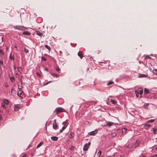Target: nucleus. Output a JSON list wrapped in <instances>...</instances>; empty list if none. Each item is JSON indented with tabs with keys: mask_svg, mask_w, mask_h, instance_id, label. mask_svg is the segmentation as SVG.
<instances>
[{
	"mask_svg": "<svg viewBox=\"0 0 157 157\" xmlns=\"http://www.w3.org/2000/svg\"><path fill=\"white\" fill-rule=\"evenodd\" d=\"M13 27L15 29L21 30H23L24 29H27V28L21 25L13 26Z\"/></svg>",
	"mask_w": 157,
	"mask_h": 157,
	"instance_id": "1",
	"label": "nucleus"
},
{
	"mask_svg": "<svg viewBox=\"0 0 157 157\" xmlns=\"http://www.w3.org/2000/svg\"><path fill=\"white\" fill-rule=\"evenodd\" d=\"M65 111V110L59 107L56 108L55 110L56 114H58L62 112H64Z\"/></svg>",
	"mask_w": 157,
	"mask_h": 157,
	"instance_id": "2",
	"label": "nucleus"
},
{
	"mask_svg": "<svg viewBox=\"0 0 157 157\" xmlns=\"http://www.w3.org/2000/svg\"><path fill=\"white\" fill-rule=\"evenodd\" d=\"M91 144L89 142L88 144H86L84 146L83 149L84 151H87L89 148Z\"/></svg>",
	"mask_w": 157,
	"mask_h": 157,
	"instance_id": "3",
	"label": "nucleus"
},
{
	"mask_svg": "<svg viewBox=\"0 0 157 157\" xmlns=\"http://www.w3.org/2000/svg\"><path fill=\"white\" fill-rule=\"evenodd\" d=\"M58 126L57 125L56 122V119H55L54 121V122L53 125V129L56 130L58 129Z\"/></svg>",
	"mask_w": 157,
	"mask_h": 157,
	"instance_id": "4",
	"label": "nucleus"
},
{
	"mask_svg": "<svg viewBox=\"0 0 157 157\" xmlns=\"http://www.w3.org/2000/svg\"><path fill=\"white\" fill-rule=\"evenodd\" d=\"M114 124V123L112 122H107L106 123V124L104 126H108L109 127H110L111 126H112L113 124Z\"/></svg>",
	"mask_w": 157,
	"mask_h": 157,
	"instance_id": "5",
	"label": "nucleus"
},
{
	"mask_svg": "<svg viewBox=\"0 0 157 157\" xmlns=\"http://www.w3.org/2000/svg\"><path fill=\"white\" fill-rule=\"evenodd\" d=\"M97 132V130H94V131H92L91 132H90L89 133V134L91 136H94L95 135Z\"/></svg>",
	"mask_w": 157,
	"mask_h": 157,
	"instance_id": "6",
	"label": "nucleus"
},
{
	"mask_svg": "<svg viewBox=\"0 0 157 157\" xmlns=\"http://www.w3.org/2000/svg\"><path fill=\"white\" fill-rule=\"evenodd\" d=\"M78 56L82 59L83 57L82 52L81 51H79L78 53Z\"/></svg>",
	"mask_w": 157,
	"mask_h": 157,
	"instance_id": "7",
	"label": "nucleus"
},
{
	"mask_svg": "<svg viewBox=\"0 0 157 157\" xmlns=\"http://www.w3.org/2000/svg\"><path fill=\"white\" fill-rule=\"evenodd\" d=\"M20 108V105H17L14 106V110L15 111H17Z\"/></svg>",
	"mask_w": 157,
	"mask_h": 157,
	"instance_id": "8",
	"label": "nucleus"
},
{
	"mask_svg": "<svg viewBox=\"0 0 157 157\" xmlns=\"http://www.w3.org/2000/svg\"><path fill=\"white\" fill-rule=\"evenodd\" d=\"M23 91H22L21 90H19L17 93V95L19 97H21V94L23 93Z\"/></svg>",
	"mask_w": 157,
	"mask_h": 157,
	"instance_id": "9",
	"label": "nucleus"
},
{
	"mask_svg": "<svg viewBox=\"0 0 157 157\" xmlns=\"http://www.w3.org/2000/svg\"><path fill=\"white\" fill-rule=\"evenodd\" d=\"M51 139L53 141H57L58 139V138L56 136H52L51 137Z\"/></svg>",
	"mask_w": 157,
	"mask_h": 157,
	"instance_id": "10",
	"label": "nucleus"
},
{
	"mask_svg": "<svg viewBox=\"0 0 157 157\" xmlns=\"http://www.w3.org/2000/svg\"><path fill=\"white\" fill-rule=\"evenodd\" d=\"M154 133L155 134H157V127H155L153 128Z\"/></svg>",
	"mask_w": 157,
	"mask_h": 157,
	"instance_id": "11",
	"label": "nucleus"
},
{
	"mask_svg": "<svg viewBox=\"0 0 157 157\" xmlns=\"http://www.w3.org/2000/svg\"><path fill=\"white\" fill-rule=\"evenodd\" d=\"M144 93L145 94H147L150 93V91L148 89L146 88H145L144 89Z\"/></svg>",
	"mask_w": 157,
	"mask_h": 157,
	"instance_id": "12",
	"label": "nucleus"
},
{
	"mask_svg": "<svg viewBox=\"0 0 157 157\" xmlns=\"http://www.w3.org/2000/svg\"><path fill=\"white\" fill-rule=\"evenodd\" d=\"M22 34L23 35H27V36H29V35H30V33L29 32H28V31H25V32H24Z\"/></svg>",
	"mask_w": 157,
	"mask_h": 157,
	"instance_id": "13",
	"label": "nucleus"
},
{
	"mask_svg": "<svg viewBox=\"0 0 157 157\" xmlns=\"http://www.w3.org/2000/svg\"><path fill=\"white\" fill-rule=\"evenodd\" d=\"M150 124H148L147 123H146L145 124V128L146 129H147L150 126Z\"/></svg>",
	"mask_w": 157,
	"mask_h": 157,
	"instance_id": "14",
	"label": "nucleus"
},
{
	"mask_svg": "<svg viewBox=\"0 0 157 157\" xmlns=\"http://www.w3.org/2000/svg\"><path fill=\"white\" fill-rule=\"evenodd\" d=\"M74 134L73 132H71L69 138L70 139H72L74 136Z\"/></svg>",
	"mask_w": 157,
	"mask_h": 157,
	"instance_id": "15",
	"label": "nucleus"
},
{
	"mask_svg": "<svg viewBox=\"0 0 157 157\" xmlns=\"http://www.w3.org/2000/svg\"><path fill=\"white\" fill-rule=\"evenodd\" d=\"M17 70H18V71H19L20 73H22V69L21 67H17Z\"/></svg>",
	"mask_w": 157,
	"mask_h": 157,
	"instance_id": "16",
	"label": "nucleus"
},
{
	"mask_svg": "<svg viewBox=\"0 0 157 157\" xmlns=\"http://www.w3.org/2000/svg\"><path fill=\"white\" fill-rule=\"evenodd\" d=\"M3 103L5 104H8L9 103V101L8 100L4 99L3 100Z\"/></svg>",
	"mask_w": 157,
	"mask_h": 157,
	"instance_id": "17",
	"label": "nucleus"
},
{
	"mask_svg": "<svg viewBox=\"0 0 157 157\" xmlns=\"http://www.w3.org/2000/svg\"><path fill=\"white\" fill-rule=\"evenodd\" d=\"M67 127V125H65L64 126H63L62 127V129L60 131V132H62Z\"/></svg>",
	"mask_w": 157,
	"mask_h": 157,
	"instance_id": "18",
	"label": "nucleus"
},
{
	"mask_svg": "<svg viewBox=\"0 0 157 157\" xmlns=\"http://www.w3.org/2000/svg\"><path fill=\"white\" fill-rule=\"evenodd\" d=\"M10 79L11 82H13L14 81L15 78L14 77H10Z\"/></svg>",
	"mask_w": 157,
	"mask_h": 157,
	"instance_id": "19",
	"label": "nucleus"
},
{
	"mask_svg": "<svg viewBox=\"0 0 157 157\" xmlns=\"http://www.w3.org/2000/svg\"><path fill=\"white\" fill-rule=\"evenodd\" d=\"M117 135V133L116 132H113L111 134V136L113 137H114Z\"/></svg>",
	"mask_w": 157,
	"mask_h": 157,
	"instance_id": "20",
	"label": "nucleus"
},
{
	"mask_svg": "<svg viewBox=\"0 0 157 157\" xmlns=\"http://www.w3.org/2000/svg\"><path fill=\"white\" fill-rule=\"evenodd\" d=\"M36 34L37 35L40 36H42L41 33L39 31H36Z\"/></svg>",
	"mask_w": 157,
	"mask_h": 157,
	"instance_id": "21",
	"label": "nucleus"
},
{
	"mask_svg": "<svg viewBox=\"0 0 157 157\" xmlns=\"http://www.w3.org/2000/svg\"><path fill=\"white\" fill-rule=\"evenodd\" d=\"M114 82L113 81H110L107 83V85H110L113 84H114Z\"/></svg>",
	"mask_w": 157,
	"mask_h": 157,
	"instance_id": "22",
	"label": "nucleus"
},
{
	"mask_svg": "<svg viewBox=\"0 0 157 157\" xmlns=\"http://www.w3.org/2000/svg\"><path fill=\"white\" fill-rule=\"evenodd\" d=\"M43 144V142H40L37 145V148H38L40 147L41 145Z\"/></svg>",
	"mask_w": 157,
	"mask_h": 157,
	"instance_id": "23",
	"label": "nucleus"
},
{
	"mask_svg": "<svg viewBox=\"0 0 157 157\" xmlns=\"http://www.w3.org/2000/svg\"><path fill=\"white\" fill-rule=\"evenodd\" d=\"M44 46L46 48L48 49L49 51L50 50L51 48L48 45H45Z\"/></svg>",
	"mask_w": 157,
	"mask_h": 157,
	"instance_id": "24",
	"label": "nucleus"
},
{
	"mask_svg": "<svg viewBox=\"0 0 157 157\" xmlns=\"http://www.w3.org/2000/svg\"><path fill=\"white\" fill-rule=\"evenodd\" d=\"M3 64V61L0 60V69L1 70V66Z\"/></svg>",
	"mask_w": 157,
	"mask_h": 157,
	"instance_id": "25",
	"label": "nucleus"
},
{
	"mask_svg": "<svg viewBox=\"0 0 157 157\" xmlns=\"http://www.w3.org/2000/svg\"><path fill=\"white\" fill-rule=\"evenodd\" d=\"M1 106L4 109L6 108V107L5 105V104L3 102L2 103Z\"/></svg>",
	"mask_w": 157,
	"mask_h": 157,
	"instance_id": "26",
	"label": "nucleus"
},
{
	"mask_svg": "<svg viewBox=\"0 0 157 157\" xmlns=\"http://www.w3.org/2000/svg\"><path fill=\"white\" fill-rule=\"evenodd\" d=\"M101 151L100 150L99 151H98L97 154V156L98 157L100 156L101 154Z\"/></svg>",
	"mask_w": 157,
	"mask_h": 157,
	"instance_id": "27",
	"label": "nucleus"
},
{
	"mask_svg": "<svg viewBox=\"0 0 157 157\" xmlns=\"http://www.w3.org/2000/svg\"><path fill=\"white\" fill-rule=\"evenodd\" d=\"M143 90H140L138 92V94H140L141 95H142L143 93Z\"/></svg>",
	"mask_w": 157,
	"mask_h": 157,
	"instance_id": "28",
	"label": "nucleus"
},
{
	"mask_svg": "<svg viewBox=\"0 0 157 157\" xmlns=\"http://www.w3.org/2000/svg\"><path fill=\"white\" fill-rule=\"evenodd\" d=\"M153 73L155 75H157V69L154 70L153 71Z\"/></svg>",
	"mask_w": 157,
	"mask_h": 157,
	"instance_id": "29",
	"label": "nucleus"
},
{
	"mask_svg": "<svg viewBox=\"0 0 157 157\" xmlns=\"http://www.w3.org/2000/svg\"><path fill=\"white\" fill-rule=\"evenodd\" d=\"M111 101L112 102L113 104H115L117 103V101L115 100H111Z\"/></svg>",
	"mask_w": 157,
	"mask_h": 157,
	"instance_id": "30",
	"label": "nucleus"
},
{
	"mask_svg": "<svg viewBox=\"0 0 157 157\" xmlns=\"http://www.w3.org/2000/svg\"><path fill=\"white\" fill-rule=\"evenodd\" d=\"M52 75L54 77H58L59 76V75L57 74H52Z\"/></svg>",
	"mask_w": 157,
	"mask_h": 157,
	"instance_id": "31",
	"label": "nucleus"
},
{
	"mask_svg": "<svg viewBox=\"0 0 157 157\" xmlns=\"http://www.w3.org/2000/svg\"><path fill=\"white\" fill-rule=\"evenodd\" d=\"M24 52L25 53H27L29 52V51L28 49H27L25 48H24Z\"/></svg>",
	"mask_w": 157,
	"mask_h": 157,
	"instance_id": "32",
	"label": "nucleus"
},
{
	"mask_svg": "<svg viewBox=\"0 0 157 157\" xmlns=\"http://www.w3.org/2000/svg\"><path fill=\"white\" fill-rule=\"evenodd\" d=\"M145 75H144L140 74L138 75V77L142 78L144 77Z\"/></svg>",
	"mask_w": 157,
	"mask_h": 157,
	"instance_id": "33",
	"label": "nucleus"
},
{
	"mask_svg": "<svg viewBox=\"0 0 157 157\" xmlns=\"http://www.w3.org/2000/svg\"><path fill=\"white\" fill-rule=\"evenodd\" d=\"M139 144V142L137 141H136L135 144V147H137Z\"/></svg>",
	"mask_w": 157,
	"mask_h": 157,
	"instance_id": "34",
	"label": "nucleus"
},
{
	"mask_svg": "<svg viewBox=\"0 0 157 157\" xmlns=\"http://www.w3.org/2000/svg\"><path fill=\"white\" fill-rule=\"evenodd\" d=\"M155 120V119H152V120H149L147 122V123L148 122H151V123H152Z\"/></svg>",
	"mask_w": 157,
	"mask_h": 157,
	"instance_id": "35",
	"label": "nucleus"
},
{
	"mask_svg": "<svg viewBox=\"0 0 157 157\" xmlns=\"http://www.w3.org/2000/svg\"><path fill=\"white\" fill-rule=\"evenodd\" d=\"M10 59H11L12 60V59L14 60V57H13V56H11V54H10Z\"/></svg>",
	"mask_w": 157,
	"mask_h": 157,
	"instance_id": "36",
	"label": "nucleus"
},
{
	"mask_svg": "<svg viewBox=\"0 0 157 157\" xmlns=\"http://www.w3.org/2000/svg\"><path fill=\"white\" fill-rule=\"evenodd\" d=\"M135 92L136 94V96L137 97H138V91H137L136 90H135Z\"/></svg>",
	"mask_w": 157,
	"mask_h": 157,
	"instance_id": "37",
	"label": "nucleus"
},
{
	"mask_svg": "<svg viewBox=\"0 0 157 157\" xmlns=\"http://www.w3.org/2000/svg\"><path fill=\"white\" fill-rule=\"evenodd\" d=\"M74 147L73 146H71V147L70 148V149L71 151H73L74 150Z\"/></svg>",
	"mask_w": 157,
	"mask_h": 157,
	"instance_id": "38",
	"label": "nucleus"
},
{
	"mask_svg": "<svg viewBox=\"0 0 157 157\" xmlns=\"http://www.w3.org/2000/svg\"><path fill=\"white\" fill-rule=\"evenodd\" d=\"M0 54L2 55L4 54L3 51H2V49H0Z\"/></svg>",
	"mask_w": 157,
	"mask_h": 157,
	"instance_id": "39",
	"label": "nucleus"
},
{
	"mask_svg": "<svg viewBox=\"0 0 157 157\" xmlns=\"http://www.w3.org/2000/svg\"><path fill=\"white\" fill-rule=\"evenodd\" d=\"M56 70L58 71L60 70V69L59 68V67H57L56 68Z\"/></svg>",
	"mask_w": 157,
	"mask_h": 157,
	"instance_id": "40",
	"label": "nucleus"
},
{
	"mask_svg": "<svg viewBox=\"0 0 157 157\" xmlns=\"http://www.w3.org/2000/svg\"><path fill=\"white\" fill-rule=\"evenodd\" d=\"M126 131H127V129L126 128H123L122 129V132H124H124H126Z\"/></svg>",
	"mask_w": 157,
	"mask_h": 157,
	"instance_id": "41",
	"label": "nucleus"
},
{
	"mask_svg": "<svg viewBox=\"0 0 157 157\" xmlns=\"http://www.w3.org/2000/svg\"><path fill=\"white\" fill-rule=\"evenodd\" d=\"M41 59L42 60H44L45 61H46V58H45L44 57H41Z\"/></svg>",
	"mask_w": 157,
	"mask_h": 157,
	"instance_id": "42",
	"label": "nucleus"
},
{
	"mask_svg": "<svg viewBox=\"0 0 157 157\" xmlns=\"http://www.w3.org/2000/svg\"><path fill=\"white\" fill-rule=\"evenodd\" d=\"M149 105V103H146L144 105L145 107Z\"/></svg>",
	"mask_w": 157,
	"mask_h": 157,
	"instance_id": "43",
	"label": "nucleus"
},
{
	"mask_svg": "<svg viewBox=\"0 0 157 157\" xmlns=\"http://www.w3.org/2000/svg\"><path fill=\"white\" fill-rule=\"evenodd\" d=\"M36 75L39 77H40V76H41L40 74H39V73H36Z\"/></svg>",
	"mask_w": 157,
	"mask_h": 157,
	"instance_id": "44",
	"label": "nucleus"
},
{
	"mask_svg": "<svg viewBox=\"0 0 157 157\" xmlns=\"http://www.w3.org/2000/svg\"><path fill=\"white\" fill-rule=\"evenodd\" d=\"M151 157H157V155H154L153 156H151Z\"/></svg>",
	"mask_w": 157,
	"mask_h": 157,
	"instance_id": "45",
	"label": "nucleus"
},
{
	"mask_svg": "<svg viewBox=\"0 0 157 157\" xmlns=\"http://www.w3.org/2000/svg\"><path fill=\"white\" fill-rule=\"evenodd\" d=\"M16 67L15 66H13V68L14 70H15L16 69Z\"/></svg>",
	"mask_w": 157,
	"mask_h": 157,
	"instance_id": "46",
	"label": "nucleus"
},
{
	"mask_svg": "<svg viewBox=\"0 0 157 157\" xmlns=\"http://www.w3.org/2000/svg\"><path fill=\"white\" fill-rule=\"evenodd\" d=\"M15 91V90H13V89H11V92L12 93V91Z\"/></svg>",
	"mask_w": 157,
	"mask_h": 157,
	"instance_id": "47",
	"label": "nucleus"
},
{
	"mask_svg": "<svg viewBox=\"0 0 157 157\" xmlns=\"http://www.w3.org/2000/svg\"><path fill=\"white\" fill-rule=\"evenodd\" d=\"M2 118L1 116L0 115V120H2Z\"/></svg>",
	"mask_w": 157,
	"mask_h": 157,
	"instance_id": "48",
	"label": "nucleus"
},
{
	"mask_svg": "<svg viewBox=\"0 0 157 157\" xmlns=\"http://www.w3.org/2000/svg\"><path fill=\"white\" fill-rule=\"evenodd\" d=\"M109 157H114V155L110 156H109Z\"/></svg>",
	"mask_w": 157,
	"mask_h": 157,
	"instance_id": "49",
	"label": "nucleus"
},
{
	"mask_svg": "<svg viewBox=\"0 0 157 157\" xmlns=\"http://www.w3.org/2000/svg\"><path fill=\"white\" fill-rule=\"evenodd\" d=\"M26 155H24L23 156V157H26Z\"/></svg>",
	"mask_w": 157,
	"mask_h": 157,
	"instance_id": "50",
	"label": "nucleus"
},
{
	"mask_svg": "<svg viewBox=\"0 0 157 157\" xmlns=\"http://www.w3.org/2000/svg\"><path fill=\"white\" fill-rule=\"evenodd\" d=\"M59 53H60V54H61V53H62V52L61 51H60Z\"/></svg>",
	"mask_w": 157,
	"mask_h": 157,
	"instance_id": "51",
	"label": "nucleus"
},
{
	"mask_svg": "<svg viewBox=\"0 0 157 157\" xmlns=\"http://www.w3.org/2000/svg\"><path fill=\"white\" fill-rule=\"evenodd\" d=\"M14 47L16 48H17V47L16 46H14Z\"/></svg>",
	"mask_w": 157,
	"mask_h": 157,
	"instance_id": "52",
	"label": "nucleus"
},
{
	"mask_svg": "<svg viewBox=\"0 0 157 157\" xmlns=\"http://www.w3.org/2000/svg\"><path fill=\"white\" fill-rule=\"evenodd\" d=\"M142 157H146L145 156H143Z\"/></svg>",
	"mask_w": 157,
	"mask_h": 157,
	"instance_id": "53",
	"label": "nucleus"
},
{
	"mask_svg": "<svg viewBox=\"0 0 157 157\" xmlns=\"http://www.w3.org/2000/svg\"><path fill=\"white\" fill-rule=\"evenodd\" d=\"M71 157V156H70V157Z\"/></svg>",
	"mask_w": 157,
	"mask_h": 157,
	"instance_id": "54",
	"label": "nucleus"
},
{
	"mask_svg": "<svg viewBox=\"0 0 157 157\" xmlns=\"http://www.w3.org/2000/svg\"><path fill=\"white\" fill-rule=\"evenodd\" d=\"M156 149L157 150V148H156Z\"/></svg>",
	"mask_w": 157,
	"mask_h": 157,
	"instance_id": "55",
	"label": "nucleus"
},
{
	"mask_svg": "<svg viewBox=\"0 0 157 157\" xmlns=\"http://www.w3.org/2000/svg\"><path fill=\"white\" fill-rule=\"evenodd\" d=\"M120 157H121H121L120 156Z\"/></svg>",
	"mask_w": 157,
	"mask_h": 157,
	"instance_id": "56",
	"label": "nucleus"
}]
</instances>
